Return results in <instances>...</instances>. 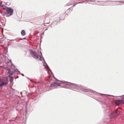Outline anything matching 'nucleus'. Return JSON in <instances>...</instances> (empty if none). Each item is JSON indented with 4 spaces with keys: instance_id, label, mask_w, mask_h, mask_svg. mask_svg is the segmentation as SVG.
I'll return each mask as SVG.
<instances>
[{
    "instance_id": "obj_1",
    "label": "nucleus",
    "mask_w": 124,
    "mask_h": 124,
    "mask_svg": "<svg viewBox=\"0 0 124 124\" xmlns=\"http://www.w3.org/2000/svg\"><path fill=\"white\" fill-rule=\"evenodd\" d=\"M30 53L31 54L32 57L35 59L39 61L42 60L41 56L39 55L35 52L31 50L30 51Z\"/></svg>"
},
{
    "instance_id": "obj_9",
    "label": "nucleus",
    "mask_w": 124,
    "mask_h": 124,
    "mask_svg": "<svg viewBox=\"0 0 124 124\" xmlns=\"http://www.w3.org/2000/svg\"><path fill=\"white\" fill-rule=\"evenodd\" d=\"M50 23V21H49L47 23V24L49 23Z\"/></svg>"
},
{
    "instance_id": "obj_7",
    "label": "nucleus",
    "mask_w": 124,
    "mask_h": 124,
    "mask_svg": "<svg viewBox=\"0 0 124 124\" xmlns=\"http://www.w3.org/2000/svg\"><path fill=\"white\" fill-rule=\"evenodd\" d=\"M8 73H9L10 75H12V74H13V73H10V71H9L8 72Z\"/></svg>"
},
{
    "instance_id": "obj_6",
    "label": "nucleus",
    "mask_w": 124,
    "mask_h": 124,
    "mask_svg": "<svg viewBox=\"0 0 124 124\" xmlns=\"http://www.w3.org/2000/svg\"><path fill=\"white\" fill-rule=\"evenodd\" d=\"M21 34L23 36L25 35L26 34L25 31L23 30H22L21 32Z\"/></svg>"
},
{
    "instance_id": "obj_11",
    "label": "nucleus",
    "mask_w": 124,
    "mask_h": 124,
    "mask_svg": "<svg viewBox=\"0 0 124 124\" xmlns=\"http://www.w3.org/2000/svg\"><path fill=\"white\" fill-rule=\"evenodd\" d=\"M23 39H26V38H24Z\"/></svg>"
},
{
    "instance_id": "obj_3",
    "label": "nucleus",
    "mask_w": 124,
    "mask_h": 124,
    "mask_svg": "<svg viewBox=\"0 0 124 124\" xmlns=\"http://www.w3.org/2000/svg\"><path fill=\"white\" fill-rule=\"evenodd\" d=\"M4 9L6 10V11L5 13V14L8 15V16L12 15L13 12V9L10 8H8L7 7L3 8Z\"/></svg>"
},
{
    "instance_id": "obj_10",
    "label": "nucleus",
    "mask_w": 124,
    "mask_h": 124,
    "mask_svg": "<svg viewBox=\"0 0 124 124\" xmlns=\"http://www.w3.org/2000/svg\"><path fill=\"white\" fill-rule=\"evenodd\" d=\"M56 84V83H54V84Z\"/></svg>"
},
{
    "instance_id": "obj_2",
    "label": "nucleus",
    "mask_w": 124,
    "mask_h": 124,
    "mask_svg": "<svg viewBox=\"0 0 124 124\" xmlns=\"http://www.w3.org/2000/svg\"><path fill=\"white\" fill-rule=\"evenodd\" d=\"M8 82V79L7 77L0 79V87L6 85Z\"/></svg>"
},
{
    "instance_id": "obj_5",
    "label": "nucleus",
    "mask_w": 124,
    "mask_h": 124,
    "mask_svg": "<svg viewBox=\"0 0 124 124\" xmlns=\"http://www.w3.org/2000/svg\"><path fill=\"white\" fill-rule=\"evenodd\" d=\"M118 111L117 110L115 111V112L113 113L112 114V116L113 117H114L117 116L118 115V114L117 113Z\"/></svg>"
},
{
    "instance_id": "obj_8",
    "label": "nucleus",
    "mask_w": 124,
    "mask_h": 124,
    "mask_svg": "<svg viewBox=\"0 0 124 124\" xmlns=\"http://www.w3.org/2000/svg\"><path fill=\"white\" fill-rule=\"evenodd\" d=\"M122 99H123V100H124V95L122 97Z\"/></svg>"
},
{
    "instance_id": "obj_4",
    "label": "nucleus",
    "mask_w": 124,
    "mask_h": 124,
    "mask_svg": "<svg viewBox=\"0 0 124 124\" xmlns=\"http://www.w3.org/2000/svg\"><path fill=\"white\" fill-rule=\"evenodd\" d=\"M115 103L116 105L121 106L124 104V101L123 99L117 100L115 101Z\"/></svg>"
}]
</instances>
